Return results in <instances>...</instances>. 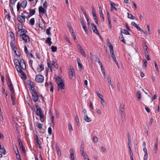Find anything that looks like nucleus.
<instances>
[{
  "instance_id": "obj_1",
  "label": "nucleus",
  "mask_w": 160,
  "mask_h": 160,
  "mask_svg": "<svg viewBox=\"0 0 160 160\" xmlns=\"http://www.w3.org/2000/svg\"><path fill=\"white\" fill-rule=\"evenodd\" d=\"M36 114L37 115L39 116L40 118V121L42 122H43L44 121L45 118L43 112H42L41 108L40 107L36 109Z\"/></svg>"
},
{
  "instance_id": "obj_2",
  "label": "nucleus",
  "mask_w": 160,
  "mask_h": 160,
  "mask_svg": "<svg viewBox=\"0 0 160 160\" xmlns=\"http://www.w3.org/2000/svg\"><path fill=\"white\" fill-rule=\"evenodd\" d=\"M56 83L58 85L57 89L58 91H59L61 90L62 92H65V89L64 81H61L59 82H56Z\"/></svg>"
},
{
  "instance_id": "obj_3",
  "label": "nucleus",
  "mask_w": 160,
  "mask_h": 160,
  "mask_svg": "<svg viewBox=\"0 0 160 160\" xmlns=\"http://www.w3.org/2000/svg\"><path fill=\"white\" fill-rule=\"evenodd\" d=\"M30 92L32 94V100L35 102H37L38 100V98H39V95L35 88H34L33 89H31Z\"/></svg>"
},
{
  "instance_id": "obj_4",
  "label": "nucleus",
  "mask_w": 160,
  "mask_h": 160,
  "mask_svg": "<svg viewBox=\"0 0 160 160\" xmlns=\"http://www.w3.org/2000/svg\"><path fill=\"white\" fill-rule=\"evenodd\" d=\"M18 138V142L20 148V149L22 152L23 154H25L26 153V151L24 146L21 140L18 136L17 137Z\"/></svg>"
},
{
  "instance_id": "obj_5",
  "label": "nucleus",
  "mask_w": 160,
  "mask_h": 160,
  "mask_svg": "<svg viewBox=\"0 0 160 160\" xmlns=\"http://www.w3.org/2000/svg\"><path fill=\"white\" fill-rule=\"evenodd\" d=\"M18 66L19 69L25 70L26 69V64L23 59H21L19 61Z\"/></svg>"
},
{
  "instance_id": "obj_6",
  "label": "nucleus",
  "mask_w": 160,
  "mask_h": 160,
  "mask_svg": "<svg viewBox=\"0 0 160 160\" xmlns=\"http://www.w3.org/2000/svg\"><path fill=\"white\" fill-rule=\"evenodd\" d=\"M44 77L40 74L36 75L35 80L38 83H42L44 80Z\"/></svg>"
},
{
  "instance_id": "obj_7",
  "label": "nucleus",
  "mask_w": 160,
  "mask_h": 160,
  "mask_svg": "<svg viewBox=\"0 0 160 160\" xmlns=\"http://www.w3.org/2000/svg\"><path fill=\"white\" fill-rule=\"evenodd\" d=\"M38 11L39 12V16L40 18H42L43 14L46 13V9L44 8L41 6L39 7Z\"/></svg>"
},
{
  "instance_id": "obj_8",
  "label": "nucleus",
  "mask_w": 160,
  "mask_h": 160,
  "mask_svg": "<svg viewBox=\"0 0 160 160\" xmlns=\"http://www.w3.org/2000/svg\"><path fill=\"white\" fill-rule=\"evenodd\" d=\"M22 30L20 32V36H22L25 35H26V33L27 32V31L25 29L23 28V26H21V28L20 30H19L17 32V33H18L20 31Z\"/></svg>"
},
{
  "instance_id": "obj_9",
  "label": "nucleus",
  "mask_w": 160,
  "mask_h": 160,
  "mask_svg": "<svg viewBox=\"0 0 160 160\" xmlns=\"http://www.w3.org/2000/svg\"><path fill=\"white\" fill-rule=\"evenodd\" d=\"M91 25L92 27V29L94 33L99 35V33L97 28L96 26L93 23H91Z\"/></svg>"
},
{
  "instance_id": "obj_10",
  "label": "nucleus",
  "mask_w": 160,
  "mask_h": 160,
  "mask_svg": "<svg viewBox=\"0 0 160 160\" xmlns=\"http://www.w3.org/2000/svg\"><path fill=\"white\" fill-rule=\"evenodd\" d=\"M34 137V140L36 141V142L37 144L39 145L38 147L40 148H41L42 147L41 146V141L39 139L38 137V135L37 134L35 135Z\"/></svg>"
},
{
  "instance_id": "obj_11",
  "label": "nucleus",
  "mask_w": 160,
  "mask_h": 160,
  "mask_svg": "<svg viewBox=\"0 0 160 160\" xmlns=\"http://www.w3.org/2000/svg\"><path fill=\"white\" fill-rule=\"evenodd\" d=\"M21 36L22 37V40L24 41L25 42L27 43L30 42V38L29 37L27 34Z\"/></svg>"
},
{
  "instance_id": "obj_12",
  "label": "nucleus",
  "mask_w": 160,
  "mask_h": 160,
  "mask_svg": "<svg viewBox=\"0 0 160 160\" xmlns=\"http://www.w3.org/2000/svg\"><path fill=\"white\" fill-rule=\"evenodd\" d=\"M80 20L81 21V23L82 26V28L83 29L84 31L86 33H88V30L87 29V27L83 21V20H82L81 19H80Z\"/></svg>"
},
{
  "instance_id": "obj_13",
  "label": "nucleus",
  "mask_w": 160,
  "mask_h": 160,
  "mask_svg": "<svg viewBox=\"0 0 160 160\" xmlns=\"http://www.w3.org/2000/svg\"><path fill=\"white\" fill-rule=\"evenodd\" d=\"M17 72H19L21 73V74L22 76V78L23 79H24L26 80L27 79V77L25 73L23 72L22 70L21 69H18V71H17Z\"/></svg>"
},
{
  "instance_id": "obj_14",
  "label": "nucleus",
  "mask_w": 160,
  "mask_h": 160,
  "mask_svg": "<svg viewBox=\"0 0 160 160\" xmlns=\"http://www.w3.org/2000/svg\"><path fill=\"white\" fill-rule=\"evenodd\" d=\"M110 11L111 12H112L114 10L117 11V8L114 7V6H116V4L114 3L113 2H111L110 3Z\"/></svg>"
},
{
  "instance_id": "obj_15",
  "label": "nucleus",
  "mask_w": 160,
  "mask_h": 160,
  "mask_svg": "<svg viewBox=\"0 0 160 160\" xmlns=\"http://www.w3.org/2000/svg\"><path fill=\"white\" fill-rule=\"evenodd\" d=\"M7 82L10 91L14 89L13 85L11 80H9Z\"/></svg>"
},
{
  "instance_id": "obj_16",
  "label": "nucleus",
  "mask_w": 160,
  "mask_h": 160,
  "mask_svg": "<svg viewBox=\"0 0 160 160\" xmlns=\"http://www.w3.org/2000/svg\"><path fill=\"white\" fill-rule=\"evenodd\" d=\"M75 72L74 69L73 68L72 69H71L69 71V78L70 79H72L73 76H75Z\"/></svg>"
},
{
  "instance_id": "obj_17",
  "label": "nucleus",
  "mask_w": 160,
  "mask_h": 160,
  "mask_svg": "<svg viewBox=\"0 0 160 160\" xmlns=\"http://www.w3.org/2000/svg\"><path fill=\"white\" fill-rule=\"evenodd\" d=\"M13 62L15 65V68L18 71V69H19L18 64L19 61L18 59H15L13 60Z\"/></svg>"
},
{
  "instance_id": "obj_18",
  "label": "nucleus",
  "mask_w": 160,
  "mask_h": 160,
  "mask_svg": "<svg viewBox=\"0 0 160 160\" xmlns=\"http://www.w3.org/2000/svg\"><path fill=\"white\" fill-rule=\"evenodd\" d=\"M77 60L78 62V66L79 69V70L81 71L82 69L83 66L82 64L81 63V61L79 58H77Z\"/></svg>"
},
{
  "instance_id": "obj_19",
  "label": "nucleus",
  "mask_w": 160,
  "mask_h": 160,
  "mask_svg": "<svg viewBox=\"0 0 160 160\" xmlns=\"http://www.w3.org/2000/svg\"><path fill=\"white\" fill-rule=\"evenodd\" d=\"M70 157L71 158V160H74L75 157L74 156V153L73 150L72 148H71L70 150Z\"/></svg>"
},
{
  "instance_id": "obj_20",
  "label": "nucleus",
  "mask_w": 160,
  "mask_h": 160,
  "mask_svg": "<svg viewBox=\"0 0 160 160\" xmlns=\"http://www.w3.org/2000/svg\"><path fill=\"white\" fill-rule=\"evenodd\" d=\"M18 21L22 24H23L25 22V18L18 17L17 18Z\"/></svg>"
},
{
  "instance_id": "obj_21",
  "label": "nucleus",
  "mask_w": 160,
  "mask_h": 160,
  "mask_svg": "<svg viewBox=\"0 0 160 160\" xmlns=\"http://www.w3.org/2000/svg\"><path fill=\"white\" fill-rule=\"evenodd\" d=\"M110 49V52L111 54V56L113 55L114 54V51L113 49V47L112 44H110V46H109Z\"/></svg>"
},
{
  "instance_id": "obj_22",
  "label": "nucleus",
  "mask_w": 160,
  "mask_h": 160,
  "mask_svg": "<svg viewBox=\"0 0 160 160\" xmlns=\"http://www.w3.org/2000/svg\"><path fill=\"white\" fill-rule=\"evenodd\" d=\"M42 20L43 22L42 24H41L39 23V26L42 30H44L45 28V21L42 18Z\"/></svg>"
},
{
  "instance_id": "obj_23",
  "label": "nucleus",
  "mask_w": 160,
  "mask_h": 160,
  "mask_svg": "<svg viewBox=\"0 0 160 160\" xmlns=\"http://www.w3.org/2000/svg\"><path fill=\"white\" fill-rule=\"evenodd\" d=\"M124 106L123 104H122V103H121L120 106V113L121 114L122 117V115L123 114V111L122 110L124 109Z\"/></svg>"
},
{
  "instance_id": "obj_24",
  "label": "nucleus",
  "mask_w": 160,
  "mask_h": 160,
  "mask_svg": "<svg viewBox=\"0 0 160 160\" xmlns=\"http://www.w3.org/2000/svg\"><path fill=\"white\" fill-rule=\"evenodd\" d=\"M39 68H38L37 69V71L39 72H40L42 71L44 69V67L43 64L42 62L41 64L39 65Z\"/></svg>"
},
{
  "instance_id": "obj_25",
  "label": "nucleus",
  "mask_w": 160,
  "mask_h": 160,
  "mask_svg": "<svg viewBox=\"0 0 160 160\" xmlns=\"http://www.w3.org/2000/svg\"><path fill=\"white\" fill-rule=\"evenodd\" d=\"M51 40V38L50 37H48L47 38L45 41V43H48L49 46H51L52 43Z\"/></svg>"
},
{
  "instance_id": "obj_26",
  "label": "nucleus",
  "mask_w": 160,
  "mask_h": 160,
  "mask_svg": "<svg viewBox=\"0 0 160 160\" xmlns=\"http://www.w3.org/2000/svg\"><path fill=\"white\" fill-rule=\"evenodd\" d=\"M83 118L85 121L87 122H89L92 121L91 119L88 117L87 115H84Z\"/></svg>"
},
{
  "instance_id": "obj_27",
  "label": "nucleus",
  "mask_w": 160,
  "mask_h": 160,
  "mask_svg": "<svg viewBox=\"0 0 160 160\" xmlns=\"http://www.w3.org/2000/svg\"><path fill=\"white\" fill-rule=\"evenodd\" d=\"M0 152L4 154H6V151L4 148L3 146L0 145Z\"/></svg>"
},
{
  "instance_id": "obj_28",
  "label": "nucleus",
  "mask_w": 160,
  "mask_h": 160,
  "mask_svg": "<svg viewBox=\"0 0 160 160\" xmlns=\"http://www.w3.org/2000/svg\"><path fill=\"white\" fill-rule=\"evenodd\" d=\"M108 83H109V84L110 85L112 89H114V86L112 83L111 78L110 77V76H108Z\"/></svg>"
},
{
  "instance_id": "obj_29",
  "label": "nucleus",
  "mask_w": 160,
  "mask_h": 160,
  "mask_svg": "<svg viewBox=\"0 0 160 160\" xmlns=\"http://www.w3.org/2000/svg\"><path fill=\"white\" fill-rule=\"evenodd\" d=\"M20 4H22V8L23 9L25 8L27 4V2L26 0H24L22 1Z\"/></svg>"
},
{
  "instance_id": "obj_30",
  "label": "nucleus",
  "mask_w": 160,
  "mask_h": 160,
  "mask_svg": "<svg viewBox=\"0 0 160 160\" xmlns=\"http://www.w3.org/2000/svg\"><path fill=\"white\" fill-rule=\"evenodd\" d=\"M119 39L121 41L123 42L124 43L126 44V41L124 39V38L123 37V36L122 34H120V36L119 37Z\"/></svg>"
},
{
  "instance_id": "obj_31",
  "label": "nucleus",
  "mask_w": 160,
  "mask_h": 160,
  "mask_svg": "<svg viewBox=\"0 0 160 160\" xmlns=\"http://www.w3.org/2000/svg\"><path fill=\"white\" fill-rule=\"evenodd\" d=\"M9 33V35L12 39L11 40H12L13 41H14L15 37L14 33L12 32H10Z\"/></svg>"
},
{
  "instance_id": "obj_32",
  "label": "nucleus",
  "mask_w": 160,
  "mask_h": 160,
  "mask_svg": "<svg viewBox=\"0 0 160 160\" xmlns=\"http://www.w3.org/2000/svg\"><path fill=\"white\" fill-rule=\"evenodd\" d=\"M127 14H128V18L132 19H136V18L134 16L132 15L131 13L128 12Z\"/></svg>"
},
{
  "instance_id": "obj_33",
  "label": "nucleus",
  "mask_w": 160,
  "mask_h": 160,
  "mask_svg": "<svg viewBox=\"0 0 160 160\" xmlns=\"http://www.w3.org/2000/svg\"><path fill=\"white\" fill-rule=\"evenodd\" d=\"M79 51L80 53L82 55H83L84 57H86V54H85V52L82 48L79 49Z\"/></svg>"
},
{
  "instance_id": "obj_34",
  "label": "nucleus",
  "mask_w": 160,
  "mask_h": 160,
  "mask_svg": "<svg viewBox=\"0 0 160 160\" xmlns=\"http://www.w3.org/2000/svg\"><path fill=\"white\" fill-rule=\"evenodd\" d=\"M29 14L30 16H32L35 13V11L34 9H31V8L29 9Z\"/></svg>"
},
{
  "instance_id": "obj_35",
  "label": "nucleus",
  "mask_w": 160,
  "mask_h": 160,
  "mask_svg": "<svg viewBox=\"0 0 160 160\" xmlns=\"http://www.w3.org/2000/svg\"><path fill=\"white\" fill-rule=\"evenodd\" d=\"M51 51L52 52H56L57 51V48L56 46H52L51 48Z\"/></svg>"
},
{
  "instance_id": "obj_36",
  "label": "nucleus",
  "mask_w": 160,
  "mask_h": 160,
  "mask_svg": "<svg viewBox=\"0 0 160 160\" xmlns=\"http://www.w3.org/2000/svg\"><path fill=\"white\" fill-rule=\"evenodd\" d=\"M29 85L30 86V88H29L30 90L31 89H32V88H33V89L34 88L35 85L33 82L31 81L30 82Z\"/></svg>"
},
{
  "instance_id": "obj_37",
  "label": "nucleus",
  "mask_w": 160,
  "mask_h": 160,
  "mask_svg": "<svg viewBox=\"0 0 160 160\" xmlns=\"http://www.w3.org/2000/svg\"><path fill=\"white\" fill-rule=\"evenodd\" d=\"M137 95L138 98L139 100H140L141 98V93L139 91H138L137 92Z\"/></svg>"
},
{
  "instance_id": "obj_38",
  "label": "nucleus",
  "mask_w": 160,
  "mask_h": 160,
  "mask_svg": "<svg viewBox=\"0 0 160 160\" xmlns=\"http://www.w3.org/2000/svg\"><path fill=\"white\" fill-rule=\"evenodd\" d=\"M29 23L31 25H33L35 23V19L34 18H32L29 21Z\"/></svg>"
},
{
  "instance_id": "obj_39",
  "label": "nucleus",
  "mask_w": 160,
  "mask_h": 160,
  "mask_svg": "<svg viewBox=\"0 0 160 160\" xmlns=\"http://www.w3.org/2000/svg\"><path fill=\"white\" fill-rule=\"evenodd\" d=\"M10 2V3L11 4H12V5H14L15 4L16 2L18 0H9ZM9 6L10 7H11V6L10 4H9Z\"/></svg>"
},
{
  "instance_id": "obj_40",
  "label": "nucleus",
  "mask_w": 160,
  "mask_h": 160,
  "mask_svg": "<svg viewBox=\"0 0 160 160\" xmlns=\"http://www.w3.org/2000/svg\"><path fill=\"white\" fill-rule=\"evenodd\" d=\"M143 63L142 64V67L144 69H145L147 66V62L145 59H143Z\"/></svg>"
},
{
  "instance_id": "obj_41",
  "label": "nucleus",
  "mask_w": 160,
  "mask_h": 160,
  "mask_svg": "<svg viewBox=\"0 0 160 160\" xmlns=\"http://www.w3.org/2000/svg\"><path fill=\"white\" fill-rule=\"evenodd\" d=\"M81 10L82 11V12L84 14L85 17L86 18H87L88 17V15L86 13V12L83 9V8L82 7L81 8Z\"/></svg>"
},
{
  "instance_id": "obj_42",
  "label": "nucleus",
  "mask_w": 160,
  "mask_h": 160,
  "mask_svg": "<svg viewBox=\"0 0 160 160\" xmlns=\"http://www.w3.org/2000/svg\"><path fill=\"white\" fill-rule=\"evenodd\" d=\"M17 11H18L22 7V4H20V3L19 2H18L17 4Z\"/></svg>"
},
{
  "instance_id": "obj_43",
  "label": "nucleus",
  "mask_w": 160,
  "mask_h": 160,
  "mask_svg": "<svg viewBox=\"0 0 160 160\" xmlns=\"http://www.w3.org/2000/svg\"><path fill=\"white\" fill-rule=\"evenodd\" d=\"M51 28V27H49L46 30V33L48 35H51L50 31Z\"/></svg>"
},
{
  "instance_id": "obj_44",
  "label": "nucleus",
  "mask_w": 160,
  "mask_h": 160,
  "mask_svg": "<svg viewBox=\"0 0 160 160\" xmlns=\"http://www.w3.org/2000/svg\"><path fill=\"white\" fill-rule=\"evenodd\" d=\"M68 27L69 29V31L70 32H71L72 31H73V29L72 28L71 25L70 24V23L69 22L68 24Z\"/></svg>"
},
{
  "instance_id": "obj_45",
  "label": "nucleus",
  "mask_w": 160,
  "mask_h": 160,
  "mask_svg": "<svg viewBox=\"0 0 160 160\" xmlns=\"http://www.w3.org/2000/svg\"><path fill=\"white\" fill-rule=\"evenodd\" d=\"M83 151H84V143L82 141L81 142L80 152Z\"/></svg>"
},
{
  "instance_id": "obj_46",
  "label": "nucleus",
  "mask_w": 160,
  "mask_h": 160,
  "mask_svg": "<svg viewBox=\"0 0 160 160\" xmlns=\"http://www.w3.org/2000/svg\"><path fill=\"white\" fill-rule=\"evenodd\" d=\"M58 81L60 82L63 81L62 80V78L58 76L56 78L55 82H58Z\"/></svg>"
},
{
  "instance_id": "obj_47",
  "label": "nucleus",
  "mask_w": 160,
  "mask_h": 160,
  "mask_svg": "<svg viewBox=\"0 0 160 160\" xmlns=\"http://www.w3.org/2000/svg\"><path fill=\"white\" fill-rule=\"evenodd\" d=\"M93 17L94 19L95 20V22L96 24H98V21L97 18V17L96 15H95V16H93Z\"/></svg>"
},
{
  "instance_id": "obj_48",
  "label": "nucleus",
  "mask_w": 160,
  "mask_h": 160,
  "mask_svg": "<svg viewBox=\"0 0 160 160\" xmlns=\"http://www.w3.org/2000/svg\"><path fill=\"white\" fill-rule=\"evenodd\" d=\"M48 132L49 134L51 135L52 134V129L51 127L48 128Z\"/></svg>"
},
{
  "instance_id": "obj_49",
  "label": "nucleus",
  "mask_w": 160,
  "mask_h": 160,
  "mask_svg": "<svg viewBox=\"0 0 160 160\" xmlns=\"http://www.w3.org/2000/svg\"><path fill=\"white\" fill-rule=\"evenodd\" d=\"M93 141L95 142H97L98 141V138L96 136H94L93 138Z\"/></svg>"
},
{
  "instance_id": "obj_50",
  "label": "nucleus",
  "mask_w": 160,
  "mask_h": 160,
  "mask_svg": "<svg viewBox=\"0 0 160 160\" xmlns=\"http://www.w3.org/2000/svg\"><path fill=\"white\" fill-rule=\"evenodd\" d=\"M43 7L44 8L46 9L47 7V1H45L43 5Z\"/></svg>"
},
{
  "instance_id": "obj_51",
  "label": "nucleus",
  "mask_w": 160,
  "mask_h": 160,
  "mask_svg": "<svg viewBox=\"0 0 160 160\" xmlns=\"http://www.w3.org/2000/svg\"><path fill=\"white\" fill-rule=\"evenodd\" d=\"M47 65L48 66V68H49L51 72L52 71V68L51 66V63H50L49 62H47Z\"/></svg>"
},
{
  "instance_id": "obj_52",
  "label": "nucleus",
  "mask_w": 160,
  "mask_h": 160,
  "mask_svg": "<svg viewBox=\"0 0 160 160\" xmlns=\"http://www.w3.org/2000/svg\"><path fill=\"white\" fill-rule=\"evenodd\" d=\"M24 52H25V53L28 54H29V51H28V49H27V47L25 46V47H24Z\"/></svg>"
},
{
  "instance_id": "obj_53",
  "label": "nucleus",
  "mask_w": 160,
  "mask_h": 160,
  "mask_svg": "<svg viewBox=\"0 0 160 160\" xmlns=\"http://www.w3.org/2000/svg\"><path fill=\"white\" fill-rule=\"evenodd\" d=\"M125 26L126 27V28L127 29V30H128V31H131V30L130 28L129 27L128 23H125Z\"/></svg>"
},
{
  "instance_id": "obj_54",
  "label": "nucleus",
  "mask_w": 160,
  "mask_h": 160,
  "mask_svg": "<svg viewBox=\"0 0 160 160\" xmlns=\"http://www.w3.org/2000/svg\"><path fill=\"white\" fill-rule=\"evenodd\" d=\"M129 153H130V157H133V153L132 151L131 148L129 147Z\"/></svg>"
},
{
  "instance_id": "obj_55",
  "label": "nucleus",
  "mask_w": 160,
  "mask_h": 160,
  "mask_svg": "<svg viewBox=\"0 0 160 160\" xmlns=\"http://www.w3.org/2000/svg\"><path fill=\"white\" fill-rule=\"evenodd\" d=\"M148 157V154L144 153L143 160H147Z\"/></svg>"
},
{
  "instance_id": "obj_56",
  "label": "nucleus",
  "mask_w": 160,
  "mask_h": 160,
  "mask_svg": "<svg viewBox=\"0 0 160 160\" xmlns=\"http://www.w3.org/2000/svg\"><path fill=\"white\" fill-rule=\"evenodd\" d=\"M64 38L67 42H68L70 44H72V43L70 41L67 36H65Z\"/></svg>"
},
{
  "instance_id": "obj_57",
  "label": "nucleus",
  "mask_w": 160,
  "mask_h": 160,
  "mask_svg": "<svg viewBox=\"0 0 160 160\" xmlns=\"http://www.w3.org/2000/svg\"><path fill=\"white\" fill-rule=\"evenodd\" d=\"M11 92V96H14L15 95V90L14 89H13L11 91H10Z\"/></svg>"
},
{
  "instance_id": "obj_58",
  "label": "nucleus",
  "mask_w": 160,
  "mask_h": 160,
  "mask_svg": "<svg viewBox=\"0 0 160 160\" xmlns=\"http://www.w3.org/2000/svg\"><path fill=\"white\" fill-rule=\"evenodd\" d=\"M107 18L108 21L111 20V18L110 17V15L109 12H107Z\"/></svg>"
},
{
  "instance_id": "obj_59",
  "label": "nucleus",
  "mask_w": 160,
  "mask_h": 160,
  "mask_svg": "<svg viewBox=\"0 0 160 160\" xmlns=\"http://www.w3.org/2000/svg\"><path fill=\"white\" fill-rule=\"evenodd\" d=\"M92 16H95V15H96V14L95 13V11L94 9V8L93 7L92 8Z\"/></svg>"
},
{
  "instance_id": "obj_60",
  "label": "nucleus",
  "mask_w": 160,
  "mask_h": 160,
  "mask_svg": "<svg viewBox=\"0 0 160 160\" xmlns=\"http://www.w3.org/2000/svg\"><path fill=\"white\" fill-rule=\"evenodd\" d=\"M153 121V119L152 118L151 119H150V120L149 121V125L150 126H151L152 125V122Z\"/></svg>"
},
{
  "instance_id": "obj_61",
  "label": "nucleus",
  "mask_w": 160,
  "mask_h": 160,
  "mask_svg": "<svg viewBox=\"0 0 160 160\" xmlns=\"http://www.w3.org/2000/svg\"><path fill=\"white\" fill-rule=\"evenodd\" d=\"M5 17L6 18H7V19H8V20H10L11 18L9 14L6 15Z\"/></svg>"
},
{
  "instance_id": "obj_62",
  "label": "nucleus",
  "mask_w": 160,
  "mask_h": 160,
  "mask_svg": "<svg viewBox=\"0 0 160 160\" xmlns=\"http://www.w3.org/2000/svg\"><path fill=\"white\" fill-rule=\"evenodd\" d=\"M97 95L98 96V97L100 99H101L102 98H103V96L102 94L99 93L98 92H97Z\"/></svg>"
},
{
  "instance_id": "obj_63",
  "label": "nucleus",
  "mask_w": 160,
  "mask_h": 160,
  "mask_svg": "<svg viewBox=\"0 0 160 160\" xmlns=\"http://www.w3.org/2000/svg\"><path fill=\"white\" fill-rule=\"evenodd\" d=\"M100 17L101 18H102L103 20V21H104V17L103 14L102 13L100 14Z\"/></svg>"
},
{
  "instance_id": "obj_64",
  "label": "nucleus",
  "mask_w": 160,
  "mask_h": 160,
  "mask_svg": "<svg viewBox=\"0 0 160 160\" xmlns=\"http://www.w3.org/2000/svg\"><path fill=\"white\" fill-rule=\"evenodd\" d=\"M148 49L147 48H145L144 50V52L145 53V55L149 54Z\"/></svg>"
}]
</instances>
